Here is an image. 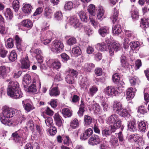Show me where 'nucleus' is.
Returning a JSON list of instances; mask_svg holds the SVG:
<instances>
[{"mask_svg":"<svg viewBox=\"0 0 149 149\" xmlns=\"http://www.w3.org/2000/svg\"><path fill=\"white\" fill-rule=\"evenodd\" d=\"M9 84L10 85H8L7 89L8 95L15 99H19L22 97L23 94L21 91L19 84L17 82L10 81Z\"/></svg>","mask_w":149,"mask_h":149,"instance_id":"1","label":"nucleus"},{"mask_svg":"<svg viewBox=\"0 0 149 149\" xmlns=\"http://www.w3.org/2000/svg\"><path fill=\"white\" fill-rule=\"evenodd\" d=\"M112 107L115 112L121 116H127L128 114L127 111L126 109L123 108L122 104L119 102L114 101Z\"/></svg>","mask_w":149,"mask_h":149,"instance_id":"2","label":"nucleus"},{"mask_svg":"<svg viewBox=\"0 0 149 149\" xmlns=\"http://www.w3.org/2000/svg\"><path fill=\"white\" fill-rule=\"evenodd\" d=\"M123 91L120 86H108L104 90L105 94L108 96H116L122 92Z\"/></svg>","mask_w":149,"mask_h":149,"instance_id":"3","label":"nucleus"},{"mask_svg":"<svg viewBox=\"0 0 149 149\" xmlns=\"http://www.w3.org/2000/svg\"><path fill=\"white\" fill-rule=\"evenodd\" d=\"M49 47L52 51L56 53L62 52L64 47L63 43L58 40L53 41Z\"/></svg>","mask_w":149,"mask_h":149,"instance_id":"4","label":"nucleus"},{"mask_svg":"<svg viewBox=\"0 0 149 149\" xmlns=\"http://www.w3.org/2000/svg\"><path fill=\"white\" fill-rule=\"evenodd\" d=\"M107 43L108 44L109 43L108 42ZM108 46L110 54L111 56L113 55L115 51L117 52L121 49L120 44L117 42L113 41L112 45H108Z\"/></svg>","mask_w":149,"mask_h":149,"instance_id":"5","label":"nucleus"},{"mask_svg":"<svg viewBox=\"0 0 149 149\" xmlns=\"http://www.w3.org/2000/svg\"><path fill=\"white\" fill-rule=\"evenodd\" d=\"M68 22L75 29L80 28L82 26V24L79 22V19H77L76 16L74 15L70 17Z\"/></svg>","mask_w":149,"mask_h":149,"instance_id":"6","label":"nucleus"},{"mask_svg":"<svg viewBox=\"0 0 149 149\" xmlns=\"http://www.w3.org/2000/svg\"><path fill=\"white\" fill-rule=\"evenodd\" d=\"M3 111L2 114L10 118L13 117L15 114V112L14 109L9 108L6 106H4L2 108Z\"/></svg>","mask_w":149,"mask_h":149,"instance_id":"7","label":"nucleus"},{"mask_svg":"<svg viewBox=\"0 0 149 149\" xmlns=\"http://www.w3.org/2000/svg\"><path fill=\"white\" fill-rule=\"evenodd\" d=\"M101 142L100 138L97 135H94L91 136L88 141L89 145L91 146H95Z\"/></svg>","mask_w":149,"mask_h":149,"instance_id":"8","label":"nucleus"},{"mask_svg":"<svg viewBox=\"0 0 149 149\" xmlns=\"http://www.w3.org/2000/svg\"><path fill=\"white\" fill-rule=\"evenodd\" d=\"M140 26L142 28H144L143 32H144V35L146 36L147 35V32L146 28L149 26V18H143L141 19Z\"/></svg>","mask_w":149,"mask_h":149,"instance_id":"9","label":"nucleus"},{"mask_svg":"<svg viewBox=\"0 0 149 149\" xmlns=\"http://www.w3.org/2000/svg\"><path fill=\"white\" fill-rule=\"evenodd\" d=\"M47 63L50 67L54 69H58L60 68L61 66V63L58 60L54 61L50 59L47 61Z\"/></svg>","mask_w":149,"mask_h":149,"instance_id":"10","label":"nucleus"},{"mask_svg":"<svg viewBox=\"0 0 149 149\" xmlns=\"http://www.w3.org/2000/svg\"><path fill=\"white\" fill-rule=\"evenodd\" d=\"M20 61L21 63V68L26 69V70L29 69L30 64L27 56H26L25 58H22Z\"/></svg>","mask_w":149,"mask_h":149,"instance_id":"11","label":"nucleus"},{"mask_svg":"<svg viewBox=\"0 0 149 149\" xmlns=\"http://www.w3.org/2000/svg\"><path fill=\"white\" fill-rule=\"evenodd\" d=\"M19 133L20 132L19 131H17L12 134V136L13 137V140L15 142L19 141L21 140L22 139L24 140H26V135L25 137H24L19 135Z\"/></svg>","mask_w":149,"mask_h":149,"instance_id":"12","label":"nucleus"},{"mask_svg":"<svg viewBox=\"0 0 149 149\" xmlns=\"http://www.w3.org/2000/svg\"><path fill=\"white\" fill-rule=\"evenodd\" d=\"M10 68L8 67L4 66L0 67V77L3 78H5L6 76L7 73L10 72Z\"/></svg>","mask_w":149,"mask_h":149,"instance_id":"13","label":"nucleus"},{"mask_svg":"<svg viewBox=\"0 0 149 149\" xmlns=\"http://www.w3.org/2000/svg\"><path fill=\"white\" fill-rule=\"evenodd\" d=\"M136 91L135 89L132 87L128 88L126 91V99L128 100L132 99L134 96Z\"/></svg>","mask_w":149,"mask_h":149,"instance_id":"14","label":"nucleus"},{"mask_svg":"<svg viewBox=\"0 0 149 149\" xmlns=\"http://www.w3.org/2000/svg\"><path fill=\"white\" fill-rule=\"evenodd\" d=\"M31 77L30 75L27 74L24 75L22 80V84L24 85V87L26 88L27 86L31 83Z\"/></svg>","mask_w":149,"mask_h":149,"instance_id":"15","label":"nucleus"},{"mask_svg":"<svg viewBox=\"0 0 149 149\" xmlns=\"http://www.w3.org/2000/svg\"><path fill=\"white\" fill-rule=\"evenodd\" d=\"M10 118L8 117H6V116L3 114L0 116L1 121L2 124L5 125H11L12 123Z\"/></svg>","mask_w":149,"mask_h":149,"instance_id":"16","label":"nucleus"},{"mask_svg":"<svg viewBox=\"0 0 149 149\" xmlns=\"http://www.w3.org/2000/svg\"><path fill=\"white\" fill-rule=\"evenodd\" d=\"M120 59L122 67L125 69H128L130 66V65L127 62L125 56L123 54L120 58Z\"/></svg>","mask_w":149,"mask_h":149,"instance_id":"17","label":"nucleus"},{"mask_svg":"<svg viewBox=\"0 0 149 149\" xmlns=\"http://www.w3.org/2000/svg\"><path fill=\"white\" fill-rule=\"evenodd\" d=\"M28 100H25L22 101V104L25 110L29 112L31 110L33 109L34 108L30 104L28 103Z\"/></svg>","mask_w":149,"mask_h":149,"instance_id":"18","label":"nucleus"},{"mask_svg":"<svg viewBox=\"0 0 149 149\" xmlns=\"http://www.w3.org/2000/svg\"><path fill=\"white\" fill-rule=\"evenodd\" d=\"M52 11L51 9L49 7H46L44 10V17L48 19L51 18Z\"/></svg>","mask_w":149,"mask_h":149,"instance_id":"19","label":"nucleus"},{"mask_svg":"<svg viewBox=\"0 0 149 149\" xmlns=\"http://www.w3.org/2000/svg\"><path fill=\"white\" fill-rule=\"evenodd\" d=\"M127 127L129 131L134 132L136 130V124L134 120H131L128 123Z\"/></svg>","mask_w":149,"mask_h":149,"instance_id":"20","label":"nucleus"},{"mask_svg":"<svg viewBox=\"0 0 149 149\" xmlns=\"http://www.w3.org/2000/svg\"><path fill=\"white\" fill-rule=\"evenodd\" d=\"M131 17L134 20L137 19L139 17L138 11L136 8L134 6H132L131 12Z\"/></svg>","mask_w":149,"mask_h":149,"instance_id":"21","label":"nucleus"},{"mask_svg":"<svg viewBox=\"0 0 149 149\" xmlns=\"http://www.w3.org/2000/svg\"><path fill=\"white\" fill-rule=\"evenodd\" d=\"M95 48L100 51H103L107 49V45L104 42L98 43L95 45Z\"/></svg>","mask_w":149,"mask_h":149,"instance_id":"22","label":"nucleus"},{"mask_svg":"<svg viewBox=\"0 0 149 149\" xmlns=\"http://www.w3.org/2000/svg\"><path fill=\"white\" fill-rule=\"evenodd\" d=\"M131 138L133 139L135 141L138 142L139 146H143L145 144L143 139L141 137L133 135L131 136Z\"/></svg>","mask_w":149,"mask_h":149,"instance_id":"23","label":"nucleus"},{"mask_svg":"<svg viewBox=\"0 0 149 149\" xmlns=\"http://www.w3.org/2000/svg\"><path fill=\"white\" fill-rule=\"evenodd\" d=\"M93 132V130L91 128L86 130L83 134L82 136H81V139L84 140L86 139L92 134Z\"/></svg>","mask_w":149,"mask_h":149,"instance_id":"24","label":"nucleus"},{"mask_svg":"<svg viewBox=\"0 0 149 149\" xmlns=\"http://www.w3.org/2000/svg\"><path fill=\"white\" fill-rule=\"evenodd\" d=\"M54 117L56 125L59 127L61 126L63 124L62 119L59 114L58 113L55 114Z\"/></svg>","mask_w":149,"mask_h":149,"instance_id":"25","label":"nucleus"},{"mask_svg":"<svg viewBox=\"0 0 149 149\" xmlns=\"http://www.w3.org/2000/svg\"><path fill=\"white\" fill-rule=\"evenodd\" d=\"M99 33L102 37H104L109 32V28L107 27H102L99 30Z\"/></svg>","mask_w":149,"mask_h":149,"instance_id":"26","label":"nucleus"},{"mask_svg":"<svg viewBox=\"0 0 149 149\" xmlns=\"http://www.w3.org/2000/svg\"><path fill=\"white\" fill-rule=\"evenodd\" d=\"M119 119L118 116L115 114H113L110 116L107 120L108 124L113 123Z\"/></svg>","mask_w":149,"mask_h":149,"instance_id":"27","label":"nucleus"},{"mask_svg":"<svg viewBox=\"0 0 149 149\" xmlns=\"http://www.w3.org/2000/svg\"><path fill=\"white\" fill-rule=\"evenodd\" d=\"M118 10L116 8L114 9L113 13L110 17V19L113 24H114L117 20L118 15Z\"/></svg>","mask_w":149,"mask_h":149,"instance_id":"28","label":"nucleus"},{"mask_svg":"<svg viewBox=\"0 0 149 149\" xmlns=\"http://www.w3.org/2000/svg\"><path fill=\"white\" fill-rule=\"evenodd\" d=\"M138 126L140 131L145 132L147 125L144 121H141L139 123Z\"/></svg>","mask_w":149,"mask_h":149,"instance_id":"29","label":"nucleus"},{"mask_svg":"<svg viewBox=\"0 0 149 149\" xmlns=\"http://www.w3.org/2000/svg\"><path fill=\"white\" fill-rule=\"evenodd\" d=\"M112 132H113L112 131V128L109 125L104 128L102 131V135L106 136L110 135Z\"/></svg>","mask_w":149,"mask_h":149,"instance_id":"30","label":"nucleus"},{"mask_svg":"<svg viewBox=\"0 0 149 149\" xmlns=\"http://www.w3.org/2000/svg\"><path fill=\"white\" fill-rule=\"evenodd\" d=\"M9 60L12 62L16 60L17 58V56L15 51L14 50L12 51L8 56Z\"/></svg>","mask_w":149,"mask_h":149,"instance_id":"31","label":"nucleus"},{"mask_svg":"<svg viewBox=\"0 0 149 149\" xmlns=\"http://www.w3.org/2000/svg\"><path fill=\"white\" fill-rule=\"evenodd\" d=\"M122 121L119 118L116 122L114 123L113 125L111 126L112 128V131L113 132L115 131L117 129H118L121 126V123Z\"/></svg>","mask_w":149,"mask_h":149,"instance_id":"32","label":"nucleus"},{"mask_svg":"<svg viewBox=\"0 0 149 149\" xmlns=\"http://www.w3.org/2000/svg\"><path fill=\"white\" fill-rule=\"evenodd\" d=\"M121 27L119 24H117L114 26L112 28V32L114 35H118L121 32Z\"/></svg>","mask_w":149,"mask_h":149,"instance_id":"33","label":"nucleus"},{"mask_svg":"<svg viewBox=\"0 0 149 149\" xmlns=\"http://www.w3.org/2000/svg\"><path fill=\"white\" fill-rule=\"evenodd\" d=\"M72 53L75 56H77L80 55L81 53V50L79 46H75L73 47L72 50Z\"/></svg>","mask_w":149,"mask_h":149,"instance_id":"34","label":"nucleus"},{"mask_svg":"<svg viewBox=\"0 0 149 149\" xmlns=\"http://www.w3.org/2000/svg\"><path fill=\"white\" fill-rule=\"evenodd\" d=\"M4 15L6 19L8 20H11L13 17L11 10L9 8H7L6 9Z\"/></svg>","mask_w":149,"mask_h":149,"instance_id":"35","label":"nucleus"},{"mask_svg":"<svg viewBox=\"0 0 149 149\" xmlns=\"http://www.w3.org/2000/svg\"><path fill=\"white\" fill-rule=\"evenodd\" d=\"M21 24L23 26L29 28H31L33 25L32 21L29 19L23 20Z\"/></svg>","mask_w":149,"mask_h":149,"instance_id":"36","label":"nucleus"},{"mask_svg":"<svg viewBox=\"0 0 149 149\" xmlns=\"http://www.w3.org/2000/svg\"><path fill=\"white\" fill-rule=\"evenodd\" d=\"M62 114L65 117H69L72 115V112L68 108L63 109L62 111Z\"/></svg>","mask_w":149,"mask_h":149,"instance_id":"37","label":"nucleus"},{"mask_svg":"<svg viewBox=\"0 0 149 149\" xmlns=\"http://www.w3.org/2000/svg\"><path fill=\"white\" fill-rule=\"evenodd\" d=\"M32 7L31 5L26 4H24L23 7V11L24 13L29 14L31 11Z\"/></svg>","mask_w":149,"mask_h":149,"instance_id":"38","label":"nucleus"},{"mask_svg":"<svg viewBox=\"0 0 149 149\" xmlns=\"http://www.w3.org/2000/svg\"><path fill=\"white\" fill-rule=\"evenodd\" d=\"M31 54L35 56H38L41 55L42 54V52L40 49H35L34 48H32L30 51Z\"/></svg>","mask_w":149,"mask_h":149,"instance_id":"39","label":"nucleus"},{"mask_svg":"<svg viewBox=\"0 0 149 149\" xmlns=\"http://www.w3.org/2000/svg\"><path fill=\"white\" fill-rule=\"evenodd\" d=\"M8 27L3 23L0 25V33L2 35L6 34L8 32Z\"/></svg>","mask_w":149,"mask_h":149,"instance_id":"40","label":"nucleus"},{"mask_svg":"<svg viewBox=\"0 0 149 149\" xmlns=\"http://www.w3.org/2000/svg\"><path fill=\"white\" fill-rule=\"evenodd\" d=\"M79 16L81 20L84 22H86L87 18L86 13L83 11H81L78 13Z\"/></svg>","mask_w":149,"mask_h":149,"instance_id":"41","label":"nucleus"},{"mask_svg":"<svg viewBox=\"0 0 149 149\" xmlns=\"http://www.w3.org/2000/svg\"><path fill=\"white\" fill-rule=\"evenodd\" d=\"M73 8V3L71 1H66L64 6V8L66 11H70Z\"/></svg>","mask_w":149,"mask_h":149,"instance_id":"42","label":"nucleus"},{"mask_svg":"<svg viewBox=\"0 0 149 149\" xmlns=\"http://www.w3.org/2000/svg\"><path fill=\"white\" fill-rule=\"evenodd\" d=\"M49 94L51 96H57L59 94L60 92L56 87L50 90Z\"/></svg>","mask_w":149,"mask_h":149,"instance_id":"43","label":"nucleus"},{"mask_svg":"<svg viewBox=\"0 0 149 149\" xmlns=\"http://www.w3.org/2000/svg\"><path fill=\"white\" fill-rule=\"evenodd\" d=\"M54 19L57 21H61L63 18V15L61 11H56L54 13Z\"/></svg>","mask_w":149,"mask_h":149,"instance_id":"44","label":"nucleus"},{"mask_svg":"<svg viewBox=\"0 0 149 149\" xmlns=\"http://www.w3.org/2000/svg\"><path fill=\"white\" fill-rule=\"evenodd\" d=\"M98 89L95 86H93L91 87L88 92L89 96L92 97L97 91Z\"/></svg>","mask_w":149,"mask_h":149,"instance_id":"45","label":"nucleus"},{"mask_svg":"<svg viewBox=\"0 0 149 149\" xmlns=\"http://www.w3.org/2000/svg\"><path fill=\"white\" fill-rule=\"evenodd\" d=\"M34 124L32 120H29L26 123L25 127L27 130H30L32 131H33L34 129Z\"/></svg>","mask_w":149,"mask_h":149,"instance_id":"46","label":"nucleus"},{"mask_svg":"<svg viewBox=\"0 0 149 149\" xmlns=\"http://www.w3.org/2000/svg\"><path fill=\"white\" fill-rule=\"evenodd\" d=\"M82 88H87L89 85V82L86 79H83L80 84Z\"/></svg>","mask_w":149,"mask_h":149,"instance_id":"47","label":"nucleus"},{"mask_svg":"<svg viewBox=\"0 0 149 149\" xmlns=\"http://www.w3.org/2000/svg\"><path fill=\"white\" fill-rule=\"evenodd\" d=\"M130 45L131 49L134 50L139 46L140 43L138 41H132L130 43Z\"/></svg>","mask_w":149,"mask_h":149,"instance_id":"48","label":"nucleus"},{"mask_svg":"<svg viewBox=\"0 0 149 149\" xmlns=\"http://www.w3.org/2000/svg\"><path fill=\"white\" fill-rule=\"evenodd\" d=\"M52 40V38H48L44 36H42L41 38V43L45 45H47Z\"/></svg>","mask_w":149,"mask_h":149,"instance_id":"49","label":"nucleus"},{"mask_svg":"<svg viewBox=\"0 0 149 149\" xmlns=\"http://www.w3.org/2000/svg\"><path fill=\"white\" fill-rule=\"evenodd\" d=\"M104 12L103 7L100 6L98 10V13L97 15V17L100 20L102 19V18L104 13Z\"/></svg>","mask_w":149,"mask_h":149,"instance_id":"50","label":"nucleus"},{"mask_svg":"<svg viewBox=\"0 0 149 149\" xmlns=\"http://www.w3.org/2000/svg\"><path fill=\"white\" fill-rule=\"evenodd\" d=\"M6 47L7 48L10 49L12 48L14 45V41L10 38H9L7 40Z\"/></svg>","mask_w":149,"mask_h":149,"instance_id":"51","label":"nucleus"},{"mask_svg":"<svg viewBox=\"0 0 149 149\" xmlns=\"http://www.w3.org/2000/svg\"><path fill=\"white\" fill-rule=\"evenodd\" d=\"M88 10L90 14L94 15H95V6L93 4L90 5L88 6Z\"/></svg>","mask_w":149,"mask_h":149,"instance_id":"52","label":"nucleus"},{"mask_svg":"<svg viewBox=\"0 0 149 149\" xmlns=\"http://www.w3.org/2000/svg\"><path fill=\"white\" fill-rule=\"evenodd\" d=\"M36 84L35 82L34 81L33 84L29 87L28 91L29 92L35 93L37 91Z\"/></svg>","mask_w":149,"mask_h":149,"instance_id":"53","label":"nucleus"},{"mask_svg":"<svg viewBox=\"0 0 149 149\" xmlns=\"http://www.w3.org/2000/svg\"><path fill=\"white\" fill-rule=\"evenodd\" d=\"M84 123L86 125H88L91 124L92 122V118L88 115H85L84 117Z\"/></svg>","mask_w":149,"mask_h":149,"instance_id":"54","label":"nucleus"},{"mask_svg":"<svg viewBox=\"0 0 149 149\" xmlns=\"http://www.w3.org/2000/svg\"><path fill=\"white\" fill-rule=\"evenodd\" d=\"M15 40L17 48L18 49H20L21 48L22 40L17 35H16L15 37Z\"/></svg>","mask_w":149,"mask_h":149,"instance_id":"55","label":"nucleus"},{"mask_svg":"<svg viewBox=\"0 0 149 149\" xmlns=\"http://www.w3.org/2000/svg\"><path fill=\"white\" fill-rule=\"evenodd\" d=\"M79 126V122L77 119L76 118L74 119L70 122V126L73 129H75Z\"/></svg>","mask_w":149,"mask_h":149,"instance_id":"56","label":"nucleus"},{"mask_svg":"<svg viewBox=\"0 0 149 149\" xmlns=\"http://www.w3.org/2000/svg\"><path fill=\"white\" fill-rule=\"evenodd\" d=\"M13 7L15 11H17L19 8V2L18 0H14L13 3Z\"/></svg>","mask_w":149,"mask_h":149,"instance_id":"57","label":"nucleus"},{"mask_svg":"<svg viewBox=\"0 0 149 149\" xmlns=\"http://www.w3.org/2000/svg\"><path fill=\"white\" fill-rule=\"evenodd\" d=\"M110 142L113 146H118V139L115 137L112 136L111 137L110 140Z\"/></svg>","mask_w":149,"mask_h":149,"instance_id":"58","label":"nucleus"},{"mask_svg":"<svg viewBox=\"0 0 149 149\" xmlns=\"http://www.w3.org/2000/svg\"><path fill=\"white\" fill-rule=\"evenodd\" d=\"M95 67L94 65L92 63H87L85 65V67L87 71L90 72L91 70Z\"/></svg>","mask_w":149,"mask_h":149,"instance_id":"59","label":"nucleus"},{"mask_svg":"<svg viewBox=\"0 0 149 149\" xmlns=\"http://www.w3.org/2000/svg\"><path fill=\"white\" fill-rule=\"evenodd\" d=\"M66 81L69 84H72L74 82V77L70 75H67L65 78Z\"/></svg>","mask_w":149,"mask_h":149,"instance_id":"60","label":"nucleus"},{"mask_svg":"<svg viewBox=\"0 0 149 149\" xmlns=\"http://www.w3.org/2000/svg\"><path fill=\"white\" fill-rule=\"evenodd\" d=\"M120 78V75L118 73H115L113 75L112 80L113 82L115 83H117L118 82Z\"/></svg>","mask_w":149,"mask_h":149,"instance_id":"61","label":"nucleus"},{"mask_svg":"<svg viewBox=\"0 0 149 149\" xmlns=\"http://www.w3.org/2000/svg\"><path fill=\"white\" fill-rule=\"evenodd\" d=\"M45 121L46 125L48 127L51 126L53 123L52 118L50 117L45 119Z\"/></svg>","mask_w":149,"mask_h":149,"instance_id":"62","label":"nucleus"},{"mask_svg":"<svg viewBox=\"0 0 149 149\" xmlns=\"http://www.w3.org/2000/svg\"><path fill=\"white\" fill-rule=\"evenodd\" d=\"M147 110L143 106H141L138 108V112L141 114H144L146 113Z\"/></svg>","mask_w":149,"mask_h":149,"instance_id":"63","label":"nucleus"},{"mask_svg":"<svg viewBox=\"0 0 149 149\" xmlns=\"http://www.w3.org/2000/svg\"><path fill=\"white\" fill-rule=\"evenodd\" d=\"M45 33V36L48 38H52L54 36L53 32L51 30H48Z\"/></svg>","mask_w":149,"mask_h":149,"instance_id":"64","label":"nucleus"}]
</instances>
